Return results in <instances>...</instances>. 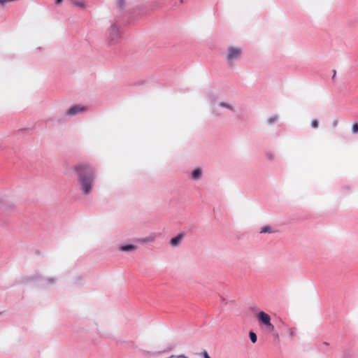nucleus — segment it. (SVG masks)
<instances>
[{
    "instance_id": "f257e3e1",
    "label": "nucleus",
    "mask_w": 358,
    "mask_h": 358,
    "mask_svg": "<svg viewBox=\"0 0 358 358\" xmlns=\"http://www.w3.org/2000/svg\"><path fill=\"white\" fill-rule=\"evenodd\" d=\"M79 177V182L84 194L90 192L93 185V171L88 164H80L75 167Z\"/></svg>"
},
{
    "instance_id": "f03ea898",
    "label": "nucleus",
    "mask_w": 358,
    "mask_h": 358,
    "mask_svg": "<svg viewBox=\"0 0 358 358\" xmlns=\"http://www.w3.org/2000/svg\"><path fill=\"white\" fill-rule=\"evenodd\" d=\"M257 319L259 322L266 326L267 330L269 332H271L274 330V326L271 323V317L267 313L263 311H260L257 314Z\"/></svg>"
},
{
    "instance_id": "7ed1b4c3",
    "label": "nucleus",
    "mask_w": 358,
    "mask_h": 358,
    "mask_svg": "<svg viewBox=\"0 0 358 358\" xmlns=\"http://www.w3.org/2000/svg\"><path fill=\"white\" fill-rule=\"evenodd\" d=\"M120 38V34L118 28L115 25H112L109 29L108 40L110 44L117 43Z\"/></svg>"
},
{
    "instance_id": "20e7f679",
    "label": "nucleus",
    "mask_w": 358,
    "mask_h": 358,
    "mask_svg": "<svg viewBox=\"0 0 358 358\" xmlns=\"http://www.w3.org/2000/svg\"><path fill=\"white\" fill-rule=\"evenodd\" d=\"M241 55V50L238 48L230 47L229 48L227 59L229 62H232L234 59L238 58Z\"/></svg>"
},
{
    "instance_id": "39448f33",
    "label": "nucleus",
    "mask_w": 358,
    "mask_h": 358,
    "mask_svg": "<svg viewBox=\"0 0 358 358\" xmlns=\"http://www.w3.org/2000/svg\"><path fill=\"white\" fill-rule=\"evenodd\" d=\"M83 107H79L78 106H74L73 107H71V108H69L66 114V115H74L76 114H77L78 113H80L81 111L83 110Z\"/></svg>"
},
{
    "instance_id": "423d86ee",
    "label": "nucleus",
    "mask_w": 358,
    "mask_h": 358,
    "mask_svg": "<svg viewBox=\"0 0 358 358\" xmlns=\"http://www.w3.org/2000/svg\"><path fill=\"white\" fill-rule=\"evenodd\" d=\"M71 3L73 6L78 7L81 9H85L87 8V3L84 1L71 0Z\"/></svg>"
},
{
    "instance_id": "0eeeda50",
    "label": "nucleus",
    "mask_w": 358,
    "mask_h": 358,
    "mask_svg": "<svg viewBox=\"0 0 358 358\" xmlns=\"http://www.w3.org/2000/svg\"><path fill=\"white\" fill-rule=\"evenodd\" d=\"M182 238H183V235L182 234H179L177 236H176V237H174V238L171 239L170 244L172 246H177L180 243V242L181 241Z\"/></svg>"
},
{
    "instance_id": "6e6552de",
    "label": "nucleus",
    "mask_w": 358,
    "mask_h": 358,
    "mask_svg": "<svg viewBox=\"0 0 358 358\" xmlns=\"http://www.w3.org/2000/svg\"><path fill=\"white\" fill-rule=\"evenodd\" d=\"M201 175V171L199 169H196L192 173V178L198 179Z\"/></svg>"
},
{
    "instance_id": "1a4fd4ad",
    "label": "nucleus",
    "mask_w": 358,
    "mask_h": 358,
    "mask_svg": "<svg viewBox=\"0 0 358 358\" xmlns=\"http://www.w3.org/2000/svg\"><path fill=\"white\" fill-rule=\"evenodd\" d=\"M274 231L269 226H264L260 229V233L266 234V233H273Z\"/></svg>"
},
{
    "instance_id": "9d476101",
    "label": "nucleus",
    "mask_w": 358,
    "mask_h": 358,
    "mask_svg": "<svg viewBox=\"0 0 358 358\" xmlns=\"http://www.w3.org/2000/svg\"><path fill=\"white\" fill-rule=\"evenodd\" d=\"M134 248H135V247L133 245H127L122 246L120 250L122 251H129V250H134Z\"/></svg>"
},
{
    "instance_id": "9b49d317",
    "label": "nucleus",
    "mask_w": 358,
    "mask_h": 358,
    "mask_svg": "<svg viewBox=\"0 0 358 358\" xmlns=\"http://www.w3.org/2000/svg\"><path fill=\"white\" fill-rule=\"evenodd\" d=\"M249 336H250V338L251 341L253 343L257 342V335L254 332L250 331V334H249Z\"/></svg>"
},
{
    "instance_id": "f8f14e48",
    "label": "nucleus",
    "mask_w": 358,
    "mask_h": 358,
    "mask_svg": "<svg viewBox=\"0 0 358 358\" xmlns=\"http://www.w3.org/2000/svg\"><path fill=\"white\" fill-rule=\"evenodd\" d=\"M352 131L354 134L358 133V123L355 122L352 124Z\"/></svg>"
},
{
    "instance_id": "ddd939ff",
    "label": "nucleus",
    "mask_w": 358,
    "mask_h": 358,
    "mask_svg": "<svg viewBox=\"0 0 358 358\" xmlns=\"http://www.w3.org/2000/svg\"><path fill=\"white\" fill-rule=\"evenodd\" d=\"M318 125H319V122L317 120H312L311 122V126L313 127V128H317L318 127Z\"/></svg>"
},
{
    "instance_id": "4468645a",
    "label": "nucleus",
    "mask_w": 358,
    "mask_h": 358,
    "mask_svg": "<svg viewBox=\"0 0 358 358\" xmlns=\"http://www.w3.org/2000/svg\"><path fill=\"white\" fill-rule=\"evenodd\" d=\"M276 120H277V117H271V118H269V119L268 120V122L269 124H272V123H273L275 121H276Z\"/></svg>"
},
{
    "instance_id": "2eb2a0df",
    "label": "nucleus",
    "mask_w": 358,
    "mask_h": 358,
    "mask_svg": "<svg viewBox=\"0 0 358 358\" xmlns=\"http://www.w3.org/2000/svg\"><path fill=\"white\" fill-rule=\"evenodd\" d=\"M169 358H188L187 357H186L185 355H178V356H171Z\"/></svg>"
},
{
    "instance_id": "dca6fc26",
    "label": "nucleus",
    "mask_w": 358,
    "mask_h": 358,
    "mask_svg": "<svg viewBox=\"0 0 358 358\" xmlns=\"http://www.w3.org/2000/svg\"><path fill=\"white\" fill-rule=\"evenodd\" d=\"M202 355L203 356V358H210L206 351H203L202 352Z\"/></svg>"
},
{
    "instance_id": "f3484780",
    "label": "nucleus",
    "mask_w": 358,
    "mask_h": 358,
    "mask_svg": "<svg viewBox=\"0 0 358 358\" xmlns=\"http://www.w3.org/2000/svg\"><path fill=\"white\" fill-rule=\"evenodd\" d=\"M125 0H117V3L120 7H122L124 3Z\"/></svg>"
},
{
    "instance_id": "a211bd4d",
    "label": "nucleus",
    "mask_w": 358,
    "mask_h": 358,
    "mask_svg": "<svg viewBox=\"0 0 358 358\" xmlns=\"http://www.w3.org/2000/svg\"><path fill=\"white\" fill-rule=\"evenodd\" d=\"M220 105H221L222 106L227 107V108H230V109H231V107H230L229 106H228V105L225 104V103H221Z\"/></svg>"
},
{
    "instance_id": "6ab92c4d",
    "label": "nucleus",
    "mask_w": 358,
    "mask_h": 358,
    "mask_svg": "<svg viewBox=\"0 0 358 358\" xmlns=\"http://www.w3.org/2000/svg\"><path fill=\"white\" fill-rule=\"evenodd\" d=\"M62 1L63 0H56L55 3L56 4H59L60 3H62Z\"/></svg>"
}]
</instances>
